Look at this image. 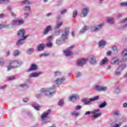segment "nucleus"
<instances>
[{"instance_id":"f257e3e1","label":"nucleus","mask_w":127,"mask_h":127,"mask_svg":"<svg viewBox=\"0 0 127 127\" xmlns=\"http://www.w3.org/2000/svg\"><path fill=\"white\" fill-rule=\"evenodd\" d=\"M56 87L57 86L53 85V87L47 89L42 88L41 90V93L44 94V95H46V96H52V95H54L56 93Z\"/></svg>"},{"instance_id":"f03ea898","label":"nucleus","mask_w":127,"mask_h":127,"mask_svg":"<svg viewBox=\"0 0 127 127\" xmlns=\"http://www.w3.org/2000/svg\"><path fill=\"white\" fill-rule=\"evenodd\" d=\"M91 114H93V116L91 117V120L93 121V120H96L100 118L101 116H102V113L100 112V109H95L93 110L92 112L87 111L85 113V116H90Z\"/></svg>"},{"instance_id":"7ed1b4c3","label":"nucleus","mask_w":127,"mask_h":127,"mask_svg":"<svg viewBox=\"0 0 127 127\" xmlns=\"http://www.w3.org/2000/svg\"><path fill=\"white\" fill-rule=\"evenodd\" d=\"M105 26V23H101L97 25H93L91 26L90 29L91 32H99L100 30H102Z\"/></svg>"},{"instance_id":"20e7f679","label":"nucleus","mask_w":127,"mask_h":127,"mask_svg":"<svg viewBox=\"0 0 127 127\" xmlns=\"http://www.w3.org/2000/svg\"><path fill=\"white\" fill-rule=\"evenodd\" d=\"M62 25H63V22H59V21H57V24L55 27V30L54 32V35L56 36L60 35V33H61V30H60V27H61Z\"/></svg>"},{"instance_id":"39448f33","label":"nucleus","mask_w":127,"mask_h":127,"mask_svg":"<svg viewBox=\"0 0 127 127\" xmlns=\"http://www.w3.org/2000/svg\"><path fill=\"white\" fill-rule=\"evenodd\" d=\"M99 99H100V96L97 95L90 98L88 100L87 98H83L81 100V102L82 103H84V105H90V104H91V102L97 101V100H99Z\"/></svg>"},{"instance_id":"423d86ee","label":"nucleus","mask_w":127,"mask_h":127,"mask_svg":"<svg viewBox=\"0 0 127 127\" xmlns=\"http://www.w3.org/2000/svg\"><path fill=\"white\" fill-rule=\"evenodd\" d=\"M22 61L20 60H17V61H12L10 62V65L13 66V68H18L22 65Z\"/></svg>"},{"instance_id":"0eeeda50","label":"nucleus","mask_w":127,"mask_h":127,"mask_svg":"<svg viewBox=\"0 0 127 127\" xmlns=\"http://www.w3.org/2000/svg\"><path fill=\"white\" fill-rule=\"evenodd\" d=\"M18 38L26 39L28 37V35L25 36V30L21 29L18 31L17 32Z\"/></svg>"},{"instance_id":"6e6552de","label":"nucleus","mask_w":127,"mask_h":127,"mask_svg":"<svg viewBox=\"0 0 127 127\" xmlns=\"http://www.w3.org/2000/svg\"><path fill=\"white\" fill-rule=\"evenodd\" d=\"M51 113V110L49 109L46 112H44L41 116V119L43 120V122L45 123H48V116Z\"/></svg>"},{"instance_id":"1a4fd4ad","label":"nucleus","mask_w":127,"mask_h":127,"mask_svg":"<svg viewBox=\"0 0 127 127\" xmlns=\"http://www.w3.org/2000/svg\"><path fill=\"white\" fill-rule=\"evenodd\" d=\"M70 31V29L69 28H65L64 29V31L63 32L62 35L61 36V38L63 39V40H66L68 38V35H69V32Z\"/></svg>"},{"instance_id":"9d476101","label":"nucleus","mask_w":127,"mask_h":127,"mask_svg":"<svg viewBox=\"0 0 127 127\" xmlns=\"http://www.w3.org/2000/svg\"><path fill=\"white\" fill-rule=\"evenodd\" d=\"M66 78L65 77L58 78L53 83L54 86H57V85H61L63 84L64 82H65Z\"/></svg>"},{"instance_id":"9b49d317","label":"nucleus","mask_w":127,"mask_h":127,"mask_svg":"<svg viewBox=\"0 0 127 127\" xmlns=\"http://www.w3.org/2000/svg\"><path fill=\"white\" fill-rule=\"evenodd\" d=\"M87 63V60L85 59H81L78 60L76 63V66L77 67H83L85 64Z\"/></svg>"},{"instance_id":"f8f14e48","label":"nucleus","mask_w":127,"mask_h":127,"mask_svg":"<svg viewBox=\"0 0 127 127\" xmlns=\"http://www.w3.org/2000/svg\"><path fill=\"white\" fill-rule=\"evenodd\" d=\"M72 48H74V45L68 47L65 51H64V55H65V56H66V57L71 56V55L73 54V53L72 52V51H71V49H72Z\"/></svg>"},{"instance_id":"ddd939ff","label":"nucleus","mask_w":127,"mask_h":127,"mask_svg":"<svg viewBox=\"0 0 127 127\" xmlns=\"http://www.w3.org/2000/svg\"><path fill=\"white\" fill-rule=\"evenodd\" d=\"M5 28H8V29H11V28H13L14 27V25H17V20H13L11 24H5Z\"/></svg>"},{"instance_id":"4468645a","label":"nucleus","mask_w":127,"mask_h":127,"mask_svg":"<svg viewBox=\"0 0 127 127\" xmlns=\"http://www.w3.org/2000/svg\"><path fill=\"white\" fill-rule=\"evenodd\" d=\"M89 11H90V9L88 7L82 8V12L80 14L81 17H86V16L88 15Z\"/></svg>"},{"instance_id":"2eb2a0df","label":"nucleus","mask_w":127,"mask_h":127,"mask_svg":"<svg viewBox=\"0 0 127 127\" xmlns=\"http://www.w3.org/2000/svg\"><path fill=\"white\" fill-rule=\"evenodd\" d=\"M122 61H127V50L125 49L122 51Z\"/></svg>"},{"instance_id":"dca6fc26","label":"nucleus","mask_w":127,"mask_h":127,"mask_svg":"<svg viewBox=\"0 0 127 127\" xmlns=\"http://www.w3.org/2000/svg\"><path fill=\"white\" fill-rule=\"evenodd\" d=\"M51 30H52V26L51 25L47 26L46 27V28L43 30V35H46L48 34V33L50 31H51Z\"/></svg>"},{"instance_id":"f3484780","label":"nucleus","mask_w":127,"mask_h":127,"mask_svg":"<svg viewBox=\"0 0 127 127\" xmlns=\"http://www.w3.org/2000/svg\"><path fill=\"white\" fill-rule=\"evenodd\" d=\"M121 62L122 61H120V59L118 58H113L111 61V64L113 65L120 64Z\"/></svg>"},{"instance_id":"a211bd4d","label":"nucleus","mask_w":127,"mask_h":127,"mask_svg":"<svg viewBox=\"0 0 127 127\" xmlns=\"http://www.w3.org/2000/svg\"><path fill=\"white\" fill-rule=\"evenodd\" d=\"M41 74H42V72H41L32 73L29 75V78L31 79V78H37V77H39Z\"/></svg>"},{"instance_id":"6ab92c4d","label":"nucleus","mask_w":127,"mask_h":127,"mask_svg":"<svg viewBox=\"0 0 127 127\" xmlns=\"http://www.w3.org/2000/svg\"><path fill=\"white\" fill-rule=\"evenodd\" d=\"M95 90H96V91H105L107 90V87H103L99 85H96L95 86Z\"/></svg>"},{"instance_id":"aec40b11","label":"nucleus","mask_w":127,"mask_h":127,"mask_svg":"<svg viewBox=\"0 0 127 127\" xmlns=\"http://www.w3.org/2000/svg\"><path fill=\"white\" fill-rule=\"evenodd\" d=\"M78 99H79V96L77 94H73L69 97L70 101L72 102H75V101H77Z\"/></svg>"},{"instance_id":"412c9836","label":"nucleus","mask_w":127,"mask_h":127,"mask_svg":"<svg viewBox=\"0 0 127 127\" xmlns=\"http://www.w3.org/2000/svg\"><path fill=\"white\" fill-rule=\"evenodd\" d=\"M26 39H23V38H18L17 42H16V45L18 46H20V45H22L23 43H24V40H26Z\"/></svg>"},{"instance_id":"4be33fe9","label":"nucleus","mask_w":127,"mask_h":127,"mask_svg":"<svg viewBox=\"0 0 127 127\" xmlns=\"http://www.w3.org/2000/svg\"><path fill=\"white\" fill-rule=\"evenodd\" d=\"M65 41L61 37L57 39L56 41V43L57 44V45H61V44H63V43Z\"/></svg>"},{"instance_id":"5701e85b","label":"nucleus","mask_w":127,"mask_h":127,"mask_svg":"<svg viewBox=\"0 0 127 127\" xmlns=\"http://www.w3.org/2000/svg\"><path fill=\"white\" fill-rule=\"evenodd\" d=\"M45 48V44H40L37 46L38 51H42Z\"/></svg>"},{"instance_id":"b1692460","label":"nucleus","mask_w":127,"mask_h":127,"mask_svg":"<svg viewBox=\"0 0 127 127\" xmlns=\"http://www.w3.org/2000/svg\"><path fill=\"white\" fill-rule=\"evenodd\" d=\"M106 22L109 24H115V19L114 18H108L106 20Z\"/></svg>"},{"instance_id":"393cba45","label":"nucleus","mask_w":127,"mask_h":127,"mask_svg":"<svg viewBox=\"0 0 127 127\" xmlns=\"http://www.w3.org/2000/svg\"><path fill=\"white\" fill-rule=\"evenodd\" d=\"M38 67L37 65L35 64H32L30 68L29 69V71L30 72L31 71H36L37 70Z\"/></svg>"},{"instance_id":"a878e982","label":"nucleus","mask_w":127,"mask_h":127,"mask_svg":"<svg viewBox=\"0 0 127 127\" xmlns=\"http://www.w3.org/2000/svg\"><path fill=\"white\" fill-rule=\"evenodd\" d=\"M89 63H90L91 65H96L97 64V61H96V57H93L91 58L89 61Z\"/></svg>"},{"instance_id":"bb28decb","label":"nucleus","mask_w":127,"mask_h":127,"mask_svg":"<svg viewBox=\"0 0 127 127\" xmlns=\"http://www.w3.org/2000/svg\"><path fill=\"white\" fill-rule=\"evenodd\" d=\"M106 44L107 42H106V41L102 40L101 41H99L98 45L99 47H104V46H106Z\"/></svg>"},{"instance_id":"cd10ccee","label":"nucleus","mask_w":127,"mask_h":127,"mask_svg":"<svg viewBox=\"0 0 127 127\" xmlns=\"http://www.w3.org/2000/svg\"><path fill=\"white\" fill-rule=\"evenodd\" d=\"M32 106L33 108H34L35 110H36L37 111H40V106L38 104L34 103H33Z\"/></svg>"},{"instance_id":"c85d7f7f","label":"nucleus","mask_w":127,"mask_h":127,"mask_svg":"<svg viewBox=\"0 0 127 127\" xmlns=\"http://www.w3.org/2000/svg\"><path fill=\"white\" fill-rule=\"evenodd\" d=\"M88 29H89V27L87 26H84L83 28H82V30H80L79 31V33L80 34H82V33H84L85 32H86V31L87 30H88Z\"/></svg>"},{"instance_id":"c756f323","label":"nucleus","mask_w":127,"mask_h":127,"mask_svg":"<svg viewBox=\"0 0 127 127\" xmlns=\"http://www.w3.org/2000/svg\"><path fill=\"white\" fill-rule=\"evenodd\" d=\"M31 10V8L30 6H25L23 7V10L25 11V12L29 13Z\"/></svg>"},{"instance_id":"7c9ffc66","label":"nucleus","mask_w":127,"mask_h":127,"mask_svg":"<svg viewBox=\"0 0 127 127\" xmlns=\"http://www.w3.org/2000/svg\"><path fill=\"white\" fill-rule=\"evenodd\" d=\"M107 105V102H104L103 103H100L98 105V107L100 109H103V108H105V107H106Z\"/></svg>"},{"instance_id":"2f4dec72","label":"nucleus","mask_w":127,"mask_h":127,"mask_svg":"<svg viewBox=\"0 0 127 127\" xmlns=\"http://www.w3.org/2000/svg\"><path fill=\"white\" fill-rule=\"evenodd\" d=\"M34 52V49L33 48H29L26 51V53L28 55H30L32 54Z\"/></svg>"},{"instance_id":"473e14b6","label":"nucleus","mask_w":127,"mask_h":127,"mask_svg":"<svg viewBox=\"0 0 127 127\" xmlns=\"http://www.w3.org/2000/svg\"><path fill=\"white\" fill-rule=\"evenodd\" d=\"M107 62H108V58H105L101 62H100V65H105V64H106Z\"/></svg>"},{"instance_id":"72a5a7b5","label":"nucleus","mask_w":127,"mask_h":127,"mask_svg":"<svg viewBox=\"0 0 127 127\" xmlns=\"http://www.w3.org/2000/svg\"><path fill=\"white\" fill-rule=\"evenodd\" d=\"M126 67H127V64H122L119 66L118 69L119 70V71H123V70H124Z\"/></svg>"},{"instance_id":"f704fd0d","label":"nucleus","mask_w":127,"mask_h":127,"mask_svg":"<svg viewBox=\"0 0 127 127\" xmlns=\"http://www.w3.org/2000/svg\"><path fill=\"white\" fill-rule=\"evenodd\" d=\"M17 25H22L24 24V20L23 19H18L17 20Z\"/></svg>"},{"instance_id":"c9c22d12","label":"nucleus","mask_w":127,"mask_h":127,"mask_svg":"<svg viewBox=\"0 0 127 127\" xmlns=\"http://www.w3.org/2000/svg\"><path fill=\"white\" fill-rule=\"evenodd\" d=\"M113 52L114 53V54H118V47L117 46H115L112 48Z\"/></svg>"},{"instance_id":"e433bc0d","label":"nucleus","mask_w":127,"mask_h":127,"mask_svg":"<svg viewBox=\"0 0 127 127\" xmlns=\"http://www.w3.org/2000/svg\"><path fill=\"white\" fill-rule=\"evenodd\" d=\"M10 0H0V4H5L9 2Z\"/></svg>"},{"instance_id":"4c0bfd02","label":"nucleus","mask_w":127,"mask_h":127,"mask_svg":"<svg viewBox=\"0 0 127 127\" xmlns=\"http://www.w3.org/2000/svg\"><path fill=\"white\" fill-rule=\"evenodd\" d=\"M19 54H20V53L19 52V50H16L13 53V55L14 56V57H17V56H18Z\"/></svg>"},{"instance_id":"58836bf2","label":"nucleus","mask_w":127,"mask_h":127,"mask_svg":"<svg viewBox=\"0 0 127 127\" xmlns=\"http://www.w3.org/2000/svg\"><path fill=\"white\" fill-rule=\"evenodd\" d=\"M71 115L72 117H75L76 118V117H78V116H80V114L76 111H74L71 113Z\"/></svg>"},{"instance_id":"ea45409f","label":"nucleus","mask_w":127,"mask_h":127,"mask_svg":"<svg viewBox=\"0 0 127 127\" xmlns=\"http://www.w3.org/2000/svg\"><path fill=\"white\" fill-rule=\"evenodd\" d=\"M59 106L60 107H62L64 105V100L63 99H61L59 100V103H58Z\"/></svg>"},{"instance_id":"a19ab883","label":"nucleus","mask_w":127,"mask_h":127,"mask_svg":"<svg viewBox=\"0 0 127 127\" xmlns=\"http://www.w3.org/2000/svg\"><path fill=\"white\" fill-rule=\"evenodd\" d=\"M19 87H20V88H23V89H26V88H28V85L27 84L24 83L20 84Z\"/></svg>"},{"instance_id":"79ce46f5","label":"nucleus","mask_w":127,"mask_h":127,"mask_svg":"<svg viewBox=\"0 0 127 127\" xmlns=\"http://www.w3.org/2000/svg\"><path fill=\"white\" fill-rule=\"evenodd\" d=\"M77 14H78V11L77 9L74 10L72 14V17H76Z\"/></svg>"},{"instance_id":"37998d69","label":"nucleus","mask_w":127,"mask_h":127,"mask_svg":"<svg viewBox=\"0 0 127 127\" xmlns=\"http://www.w3.org/2000/svg\"><path fill=\"white\" fill-rule=\"evenodd\" d=\"M61 75V72L60 71H55L54 72V76L55 77H58L59 76H60Z\"/></svg>"},{"instance_id":"c03bdc74","label":"nucleus","mask_w":127,"mask_h":127,"mask_svg":"<svg viewBox=\"0 0 127 127\" xmlns=\"http://www.w3.org/2000/svg\"><path fill=\"white\" fill-rule=\"evenodd\" d=\"M23 4H29L30 3V1L29 0H25L22 1Z\"/></svg>"},{"instance_id":"a18cd8bd","label":"nucleus","mask_w":127,"mask_h":127,"mask_svg":"<svg viewBox=\"0 0 127 127\" xmlns=\"http://www.w3.org/2000/svg\"><path fill=\"white\" fill-rule=\"evenodd\" d=\"M120 5H121V6H125L126 7H127V1L121 2Z\"/></svg>"},{"instance_id":"49530a36","label":"nucleus","mask_w":127,"mask_h":127,"mask_svg":"<svg viewBox=\"0 0 127 127\" xmlns=\"http://www.w3.org/2000/svg\"><path fill=\"white\" fill-rule=\"evenodd\" d=\"M50 54H46V53H44L40 55V57H47L49 56Z\"/></svg>"},{"instance_id":"de8ad7c7","label":"nucleus","mask_w":127,"mask_h":127,"mask_svg":"<svg viewBox=\"0 0 127 127\" xmlns=\"http://www.w3.org/2000/svg\"><path fill=\"white\" fill-rule=\"evenodd\" d=\"M120 92H121V89L119 87H116L115 93L116 94H120Z\"/></svg>"},{"instance_id":"09e8293b","label":"nucleus","mask_w":127,"mask_h":127,"mask_svg":"<svg viewBox=\"0 0 127 127\" xmlns=\"http://www.w3.org/2000/svg\"><path fill=\"white\" fill-rule=\"evenodd\" d=\"M46 45L47 47H48L49 48H51V47H52L53 45V44H52V43L51 42H49V43H47Z\"/></svg>"},{"instance_id":"8fccbe9b","label":"nucleus","mask_w":127,"mask_h":127,"mask_svg":"<svg viewBox=\"0 0 127 127\" xmlns=\"http://www.w3.org/2000/svg\"><path fill=\"white\" fill-rule=\"evenodd\" d=\"M7 79L8 81H11L12 80H14V79H15V77H14V76H8L7 77Z\"/></svg>"},{"instance_id":"3c124183","label":"nucleus","mask_w":127,"mask_h":127,"mask_svg":"<svg viewBox=\"0 0 127 127\" xmlns=\"http://www.w3.org/2000/svg\"><path fill=\"white\" fill-rule=\"evenodd\" d=\"M0 65L1 66H3L4 65V61L3 59H0Z\"/></svg>"},{"instance_id":"603ef678","label":"nucleus","mask_w":127,"mask_h":127,"mask_svg":"<svg viewBox=\"0 0 127 127\" xmlns=\"http://www.w3.org/2000/svg\"><path fill=\"white\" fill-rule=\"evenodd\" d=\"M119 70V68H117L116 70V71L115 72V75H116V76H120V74H121V71H120Z\"/></svg>"},{"instance_id":"864d4df0","label":"nucleus","mask_w":127,"mask_h":127,"mask_svg":"<svg viewBox=\"0 0 127 127\" xmlns=\"http://www.w3.org/2000/svg\"><path fill=\"white\" fill-rule=\"evenodd\" d=\"M12 69H14V67H13V66L12 65H11V64H10L9 65H8L7 66V71H9L10 70H11Z\"/></svg>"},{"instance_id":"5fc2aeb1","label":"nucleus","mask_w":127,"mask_h":127,"mask_svg":"<svg viewBox=\"0 0 127 127\" xmlns=\"http://www.w3.org/2000/svg\"><path fill=\"white\" fill-rule=\"evenodd\" d=\"M66 12H67V9H64L60 11V13H61V14H64V13H66Z\"/></svg>"},{"instance_id":"6e6d98bb","label":"nucleus","mask_w":127,"mask_h":127,"mask_svg":"<svg viewBox=\"0 0 127 127\" xmlns=\"http://www.w3.org/2000/svg\"><path fill=\"white\" fill-rule=\"evenodd\" d=\"M53 39V36H50L47 38V40L49 42H50Z\"/></svg>"},{"instance_id":"4d7b16f0","label":"nucleus","mask_w":127,"mask_h":127,"mask_svg":"<svg viewBox=\"0 0 127 127\" xmlns=\"http://www.w3.org/2000/svg\"><path fill=\"white\" fill-rule=\"evenodd\" d=\"M41 90H40V94L37 95L36 97L37 99H40V97H41V95L44 94V93H41Z\"/></svg>"},{"instance_id":"13d9d810","label":"nucleus","mask_w":127,"mask_h":127,"mask_svg":"<svg viewBox=\"0 0 127 127\" xmlns=\"http://www.w3.org/2000/svg\"><path fill=\"white\" fill-rule=\"evenodd\" d=\"M28 16H29V13L26 12L24 13V18H27V17H28Z\"/></svg>"},{"instance_id":"bf43d9fd","label":"nucleus","mask_w":127,"mask_h":127,"mask_svg":"<svg viewBox=\"0 0 127 127\" xmlns=\"http://www.w3.org/2000/svg\"><path fill=\"white\" fill-rule=\"evenodd\" d=\"M11 15L12 17H14V18H16V15L14 12H11Z\"/></svg>"},{"instance_id":"052dcab7","label":"nucleus","mask_w":127,"mask_h":127,"mask_svg":"<svg viewBox=\"0 0 127 127\" xmlns=\"http://www.w3.org/2000/svg\"><path fill=\"white\" fill-rule=\"evenodd\" d=\"M81 108H82V106L80 105H78L77 106V107H75V110L76 111H78V110H81Z\"/></svg>"},{"instance_id":"680f3d73","label":"nucleus","mask_w":127,"mask_h":127,"mask_svg":"<svg viewBox=\"0 0 127 127\" xmlns=\"http://www.w3.org/2000/svg\"><path fill=\"white\" fill-rule=\"evenodd\" d=\"M127 18H123L121 20V22H122V23H125V22H127Z\"/></svg>"},{"instance_id":"e2e57ef3","label":"nucleus","mask_w":127,"mask_h":127,"mask_svg":"<svg viewBox=\"0 0 127 127\" xmlns=\"http://www.w3.org/2000/svg\"><path fill=\"white\" fill-rule=\"evenodd\" d=\"M5 24L0 25V29H1V28H5Z\"/></svg>"},{"instance_id":"0e129e2a","label":"nucleus","mask_w":127,"mask_h":127,"mask_svg":"<svg viewBox=\"0 0 127 127\" xmlns=\"http://www.w3.org/2000/svg\"><path fill=\"white\" fill-rule=\"evenodd\" d=\"M76 78H79V77H81V72H78L76 73Z\"/></svg>"},{"instance_id":"69168bd1","label":"nucleus","mask_w":127,"mask_h":127,"mask_svg":"<svg viewBox=\"0 0 127 127\" xmlns=\"http://www.w3.org/2000/svg\"><path fill=\"white\" fill-rule=\"evenodd\" d=\"M5 16V15L4 14H0V19L1 18H3Z\"/></svg>"},{"instance_id":"338daca9","label":"nucleus","mask_w":127,"mask_h":127,"mask_svg":"<svg viewBox=\"0 0 127 127\" xmlns=\"http://www.w3.org/2000/svg\"><path fill=\"white\" fill-rule=\"evenodd\" d=\"M121 127V124H115L114 126H112V127Z\"/></svg>"},{"instance_id":"774afa93","label":"nucleus","mask_w":127,"mask_h":127,"mask_svg":"<svg viewBox=\"0 0 127 127\" xmlns=\"http://www.w3.org/2000/svg\"><path fill=\"white\" fill-rule=\"evenodd\" d=\"M115 116H119L120 115V113L118 111H115L114 113Z\"/></svg>"}]
</instances>
